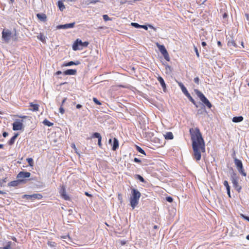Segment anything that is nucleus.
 I'll return each mask as SVG.
<instances>
[{"label": "nucleus", "mask_w": 249, "mask_h": 249, "mask_svg": "<svg viewBox=\"0 0 249 249\" xmlns=\"http://www.w3.org/2000/svg\"><path fill=\"white\" fill-rule=\"evenodd\" d=\"M189 132L192 142L193 156L196 160L198 161L201 159V152H205L204 140L198 127L190 128Z\"/></svg>", "instance_id": "1"}, {"label": "nucleus", "mask_w": 249, "mask_h": 249, "mask_svg": "<svg viewBox=\"0 0 249 249\" xmlns=\"http://www.w3.org/2000/svg\"><path fill=\"white\" fill-rule=\"evenodd\" d=\"M2 38L5 43H8L11 39L17 41L18 37L16 30L14 29L12 31L8 29H4L2 32Z\"/></svg>", "instance_id": "2"}, {"label": "nucleus", "mask_w": 249, "mask_h": 249, "mask_svg": "<svg viewBox=\"0 0 249 249\" xmlns=\"http://www.w3.org/2000/svg\"><path fill=\"white\" fill-rule=\"evenodd\" d=\"M141 196V194L138 190L134 188L131 189V196L130 198V205L133 209L138 204Z\"/></svg>", "instance_id": "3"}, {"label": "nucleus", "mask_w": 249, "mask_h": 249, "mask_svg": "<svg viewBox=\"0 0 249 249\" xmlns=\"http://www.w3.org/2000/svg\"><path fill=\"white\" fill-rule=\"evenodd\" d=\"M89 44V42H82L80 39H77L72 45V49L74 51L81 50L83 47H86Z\"/></svg>", "instance_id": "4"}, {"label": "nucleus", "mask_w": 249, "mask_h": 249, "mask_svg": "<svg viewBox=\"0 0 249 249\" xmlns=\"http://www.w3.org/2000/svg\"><path fill=\"white\" fill-rule=\"evenodd\" d=\"M195 92L197 96L199 98L200 100L209 108L212 107V104L204 96V95L199 90L195 89Z\"/></svg>", "instance_id": "5"}, {"label": "nucleus", "mask_w": 249, "mask_h": 249, "mask_svg": "<svg viewBox=\"0 0 249 249\" xmlns=\"http://www.w3.org/2000/svg\"><path fill=\"white\" fill-rule=\"evenodd\" d=\"M195 92L197 96L199 98L200 100L209 108L212 107V104L204 96V95L199 90L195 89Z\"/></svg>", "instance_id": "6"}, {"label": "nucleus", "mask_w": 249, "mask_h": 249, "mask_svg": "<svg viewBox=\"0 0 249 249\" xmlns=\"http://www.w3.org/2000/svg\"><path fill=\"white\" fill-rule=\"evenodd\" d=\"M231 180L233 184V187L238 193H239L242 189V187L238 184V177L237 176L236 174H232L231 178Z\"/></svg>", "instance_id": "7"}, {"label": "nucleus", "mask_w": 249, "mask_h": 249, "mask_svg": "<svg viewBox=\"0 0 249 249\" xmlns=\"http://www.w3.org/2000/svg\"><path fill=\"white\" fill-rule=\"evenodd\" d=\"M156 44L161 53L164 56L165 59L167 61H169L170 60V57L164 46L163 45H160L159 43H156Z\"/></svg>", "instance_id": "8"}, {"label": "nucleus", "mask_w": 249, "mask_h": 249, "mask_svg": "<svg viewBox=\"0 0 249 249\" xmlns=\"http://www.w3.org/2000/svg\"><path fill=\"white\" fill-rule=\"evenodd\" d=\"M234 161L239 172L243 176L246 177L247 176V174L243 168L241 160H238L236 158H234Z\"/></svg>", "instance_id": "9"}, {"label": "nucleus", "mask_w": 249, "mask_h": 249, "mask_svg": "<svg viewBox=\"0 0 249 249\" xmlns=\"http://www.w3.org/2000/svg\"><path fill=\"white\" fill-rule=\"evenodd\" d=\"M60 196L65 200H70L71 198L67 194L65 186L63 185L60 186L59 191Z\"/></svg>", "instance_id": "10"}, {"label": "nucleus", "mask_w": 249, "mask_h": 249, "mask_svg": "<svg viewBox=\"0 0 249 249\" xmlns=\"http://www.w3.org/2000/svg\"><path fill=\"white\" fill-rule=\"evenodd\" d=\"M23 121L16 120L13 124V129L14 130H21L23 127Z\"/></svg>", "instance_id": "11"}, {"label": "nucleus", "mask_w": 249, "mask_h": 249, "mask_svg": "<svg viewBox=\"0 0 249 249\" xmlns=\"http://www.w3.org/2000/svg\"><path fill=\"white\" fill-rule=\"evenodd\" d=\"M31 176V173L28 172H24L21 171L17 175V178L19 179H24L25 178H29Z\"/></svg>", "instance_id": "12"}, {"label": "nucleus", "mask_w": 249, "mask_h": 249, "mask_svg": "<svg viewBox=\"0 0 249 249\" xmlns=\"http://www.w3.org/2000/svg\"><path fill=\"white\" fill-rule=\"evenodd\" d=\"M24 197L30 199H41L42 198V196L40 194H35L32 195H25Z\"/></svg>", "instance_id": "13"}, {"label": "nucleus", "mask_w": 249, "mask_h": 249, "mask_svg": "<svg viewBox=\"0 0 249 249\" xmlns=\"http://www.w3.org/2000/svg\"><path fill=\"white\" fill-rule=\"evenodd\" d=\"M75 25V22L65 24L64 25H59L56 26L57 29H66L68 28H72L74 27Z\"/></svg>", "instance_id": "14"}, {"label": "nucleus", "mask_w": 249, "mask_h": 249, "mask_svg": "<svg viewBox=\"0 0 249 249\" xmlns=\"http://www.w3.org/2000/svg\"><path fill=\"white\" fill-rule=\"evenodd\" d=\"M25 182V180L24 179H18L17 180H14L11 181L8 183V185L9 186H13V187H16L19 185L20 184L22 183H24Z\"/></svg>", "instance_id": "15"}, {"label": "nucleus", "mask_w": 249, "mask_h": 249, "mask_svg": "<svg viewBox=\"0 0 249 249\" xmlns=\"http://www.w3.org/2000/svg\"><path fill=\"white\" fill-rule=\"evenodd\" d=\"M77 71L75 69H69L63 71V74L65 75H75Z\"/></svg>", "instance_id": "16"}, {"label": "nucleus", "mask_w": 249, "mask_h": 249, "mask_svg": "<svg viewBox=\"0 0 249 249\" xmlns=\"http://www.w3.org/2000/svg\"><path fill=\"white\" fill-rule=\"evenodd\" d=\"M80 64V62L79 61H76L75 62L73 61H70L69 62L64 63L62 65V67H67V66H71V65H78Z\"/></svg>", "instance_id": "17"}, {"label": "nucleus", "mask_w": 249, "mask_h": 249, "mask_svg": "<svg viewBox=\"0 0 249 249\" xmlns=\"http://www.w3.org/2000/svg\"><path fill=\"white\" fill-rule=\"evenodd\" d=\"M36 17L41 21L45 22L47 20V16L44 13H38L36 15Z\"/></svg>", "instance_id": "18"}, {"label": "nucleus", "mask_w": 249, "mask_h": 249, "mask_svg": "<svg viewBox=\"0 0 249 249\" xmlns=\"http://www.w3.org/2000/svg\"><path fill=\"white\" fill-rule=\"evenodd\" d=\"M119 147V142L116 138L113 139V143L112 144V150L116 151Z\"/></svg>", "instance_id": "19"}, {"label": "nucleus", "mask_w": 249, "mask_h": 249, "mask_svg": "<svg viewBox=\"0 0 249 249\" xmlns=\"http://www.w3.org/2000/svg\"><path fill=\"white\" fill-rule=\"evenodd\" d=\"M30 107H32V108L31 110L32 111H37L39 110V105L37 104H34L33 103H29Z\"/></svg>", "instance_id": "20"}, {"label": "nucleus", "mask_w": 249, "mask_h": 249, "mask_svg": "<svg viewBox=\"0 0 249 249\" xmlns=\"http://www.w3.org/2000/svg\"><path fill=\"white\" fill-rule=\"evenodd\" d=\"M18 133L15 134V135L14 136H13L10 139V140L7 142V143L8 144V145H13L14 143L15 140L18 137Z\"/></svg>", "instance_id": "21"}, {"label": "nucleus", "mask_w": 249, "mask_h": 249, "mask_svg": "<svg viewBox=\"0 0 249 249\" xmlns=\"http://www.w3.org/2000/svg\"><path fill=\"white\" fill-rule=\"evenodd\" d=\"M164 136L166 140H172L174 138L173 134L171 132H167Z\"/></svg>", "instance_id": "22"}, {"label": "nucleus", "mask_w": 249, "mask_h": 249, "mask_svg": "<svg viewBox=\"0 0 249 249\" xmlns=\"http://www.w3.org/2000/svg\"><path fill=\"white\" fill-rule=\"evenodd\" d=\"M37 38L40 41H41L42 42L45 43L46 42V37L44 36V34L43 33H39L37 36Z\"/></svg>", "instance_id": "23"}, {"label": "nucleus", "mask_w": 249, "mask_h": 249, "mask_svg": "<svg viewBox=\"0 0 249 249\" xmlns=\"http://www.w3.org/2000/svg\"><path fill=\"white\" fill-rule=\"evenodd\" d=\"M232 122L234 123L241 122L243 120V117L242 116L234 117L232 118Z\"/></svg>", "instance_id": "24"}, {"label": "nucleus", "mask_w": 249, "mask_h": 249, "mask_svg": "<svg viewBox=\"0 0 249 249\" xmlns=\"http://www.w3.org/2000/svg\"><path fill=\"white\" fill-rule=\"evenodd\" d=\"M158 80L160 82V85H161V87H162V88L163 89H165L166 88V85H165V83L164 82V81L163 79L161 77L159 76L158 77Z\"/></svg>", "instance_id": "25"}, {"label": "nucleus", "mask_w": 249, "mask_h": 249, "mask_svg": "<svg viewBox=\"0 0 249 249\" xmlns=\"http://www.w3.org/2000/svg\"><path fill=\"white\" fill-rule=\"evenodd\" d=\"M58 6L61 11H63L65 8L63 3L61 1H58Z\"/></svg>", "instance_id": "26"}, {"label": "nucleus", "mask_w": 249, "mask_h": 249, "mask_svg": "<svg viewBox=\"0 0 249 249\" xmlns=\"http://www.w3.org/2000/svg\"><path fill=\"white\" fill-rule=\"evenodd\" d=\"M43 124L45 125H47L48 126H51L53 125V123H51L49 121H48V120L47 119H45L43 121Z\"/></svg>", "instance_id": "27"}, {"label": "nucleus", "mask_w": 249, "mask_h": 249, "mask_svg": "<svg viewBox=\"0 0 249 249\" xmlns=\"http://www.w3.org/2000/svg\"><path fill=\"white\" fill-rule=\"evenodd\" d=\"M11 242H8L6 243V245L3 248V249H11Z\"/></svg>", "instance_id": "28"}, {"label": "nucleus", "mask_w": 249, "mask_h": 249, "mask_svg": "<svg viewBox=\"0 0 249 249\" xmlns=\"http://www.w3.org/2000/svg\"><path fill=\"white\" fill-rule=\"evenodd\" d=\"M135 178L140 180L142 182H144L145 180L144 178L140 175H136L135 176Z\"/></svg>", "instance_id": "29"}, {"label": "nucleus", "mask_w": 249, "mask_h": 249, "mask_svg": "<svg viewBox=\"0 0 249 249\" xmlns=\"http://www.w3.org/2000/svg\"><path fill=\"white\" fill-rule=\"evenodd\" d=\"M47 244L50 247L53 248L56 247L57 245L56 243L53 241H48Z\"/></svg>", "instance_id": "30"}, {"label": "nucleus", "mask_w": 249, "mask_h": 249, "mask_svg": "<svg viewBox=\"0 0 249 249\" xmlns=\"http://www.w3.org/2000/svg\"><path fill=\"white\" fill-rule=\"evenodd\" d=\"M92 138H96L98 139V140H99V139H102V137H101V135L99 133H97V132L94 133L92 135Z\"/></svg>", "instance_id": "31"}, {"label": "nucleus", "mask_w": 249, "mask_h": 249, "mask_svg": "<svg viewBox=\"0 0 249 249\" xmlns=\"http://www.w3.org/2000/svg\"><path fill=\"white\" fill-rule=\"evenodd\" d=\"M186 96L188 97V98L189 99V100L194 105L196 104V102L194 100V99L192 98V97L191 96L190 94L189 93L186 95Z\"/></svg>", "instance_id": "32"}, {"label": "nucleus", "mask_w": 249, "mask_h": 249, "mask_svg": "<svg viewBox=\"0 0 249 249\" xmlns=\"http://www.w3.org/2000/svg\"><path fill=\"white\" fill-rule=\"evenodd\" d=\"M186 96L188 97V98L189 99V100L194 105L196 104V102L194 100V99L192 98V97L191 96L190 94L189 93L186 95Z\"/></svg>", "instance_id": "33"}, {"label": "nucleus", "mask_w": 249, "mask_h": 249, "mask_svg": "<svg viewBox=\"0 0 249 249\" xmlns=\"http://www.w3.org/2000/svg\"><path fill=\"white\" fill-rule=\"evenodd\" d=\"M29 165L31 166H33L34 161L32 158H28L26 159Z\"/></svg>", "instance_id": "34"}, {"label": "nucleus", "mask_w": 249, "mask_h": 249, "mask_svg": "<svg viewBox=\"0 0 249 249\" xmlns=\"http://www.w3.org/2000/svg\"><path fill=\"white\" fill-rule=\"evenodd\" d=\"M223 184L226 188L227 191H229V190H230V186L229 185L228 181L225 180L223 182Z\"/></svg>", "instance_id": "35"}, {"label": "nucleus", "mask_w": 249, "mask_h": 249, "mask_svg": "<svg viewBox=\"0 0 249 249\" xmlns=\"http://www.w3.org/2000/svg\"><path fill=\"white\" fill-rule=\"evenodd\" d=\"M137 150H138L140 153H142V154H143V155H146V154H145V153L144 151V150H143L142 148H141L140 147H139V146H137Z\"/></svg>", "instance_id": "36"}, {"label": "nucleus", "mask_w": 249, "mask_h": 249, "mask_svg": "<svg viewBox=\"0 0 249 249\" xmlns=\"http://www.w3.org/2000/svg\"><path fill=\"white\" fill-rule=\"evenodd\" d=\"M103 19L105 21H108L111 20V18H109V17L107 15H104L103 16Z\"/></svg>", "instance_id": "37"}, {"label": "nucleus", "mask_w": 249, "mask_h": 249, "mask_svg": "<svg viewBox=\"0 0 249 249\" xmlns=\"http://www.w3.org/2000/svg\"><path fill=\"white\" fill-rule=\"evenodd\" d=\"M93 101L96 104L98 105H101V103L95 97L93 98Z\"/></svg>", "instance_id": "38"}, {"label": "nucleus", "mask_w": 249, "mask_h": 249, "mask_svg": "<svg viewBox=\"0 0 249 249\" xmlns=\"http://www.w3.org/2000/svg\"><path fill=\"white\" fill-rule=\"evenodd\" d=\"M131 25L135 28H140V25H141L139 24L138 23H135V22H132Z\"/></svg>", "instance_id": "39"}, {"label": "nucleus", "mask_w": 249, "mask_h": 249, "mask_svg": "<svg viewBox=\"0 0 249 249\" xmlns=\"http://www.w3.org/2000/svg\"><path fill=\"white\" fill-rule=\"evenodd\" d=\"M194 81L195 83L198 85L199 82V78L198 77H196L194 78Z\"/></svg>", "instance_id": "40"}, {"label": "nucleus", "mask_w": 249, "mask_h": 249, "mask_svg": "<svg viewBox=\"0 0 249 249\" xmlns=\"http://www.w3.org/2000/svg\"><path fill=\"white\" fill-rule=\"evenodd\" d=\"M241 216L245 220H246L249 221V216H246V215H244L243 214H241Z\"/></svg>", "instance_id": "41"}, {"label": "nucleus", "mask_w": 249, "mask_h": 249, "mask_svg": "<svg viewBox=\"0 0 249 249\" xmlns=\"http://www.w3.org/2000/svg\"><path fill=\"white\" fill-rule=\"evenodd\" d=\"M178 85L180 87V88H181V90H182L183 89H184V88H185V87L183 85V84L181 83V82H179L178 83Z\"/></svg>", "instance_id": "42"}, {"label": "nucleus", "mask_w": 249, "mask_h": 249, "mask_svg": "<svg viewBox=\"0 0 249 249\" xmlns=\"http://www.w3.org/2000/svg\"><path fill=\"white\" fill-rule=\"evenodd\" d=\"M178 85L180 87V88H181V90H182L183 89H184V88H185V87L183 85V84L181 83V82H179L178 83Z\"/></svg>", "instance_id": "43"}, {"label": "nucleus", "mask_w": 249, "mask_h": 249, "mask_svg": "<svg viewBox=\"0 0 249 249\" xmlns=\"http://www.w3.org/2000/svg\"><path fill=\"white\" fill-rule=\"evenodd\" d=\"M178 85L180 87V88H181V90H182L183 89H184V88H185V87L183 85V84L181 83V82H179L178 83Z\"/></svg>", "instance_id": "44"}, {"label": "nucleus", "mask_w": 249, "mask_h": 249, "mask_svg": "<svg viewBox=\"0 0 249 249\" xmlns=\"http://www.w3.org/2000/svg\"><path fill=\"white\" fill-rule=\"evenodd\" d=\"M182 92L186 95H187V94L189 93L187 89H186V88H184V89H183L182 90H181Z\"/></svg>", "instance_id": "45"}, {"label": "nucleus", "mask_w": 249, "mask_h": 249, "mask_svg": "<svg viewBox=\"0 0 249 249\" xmlns=\"http://www.w3.org/2000/svg\"><path fill=\"white\" fill-rule=\"evenodd\" d=\"M59 111L61 114H63L64 113V109L63 107H62V106L61 105L60 107L59 108Z\"/></svg>", "instance_id": "46"}, {"label": "nucleus", "mask_w": 249, "mask_h": 249, "mask_svg": "<svg viewBox=\"0 0 249 249\" xmlns=\"http://www.w3.org/2000/svg\"><path fill=\"white\" fill-rule=\"evenodd\" d=\"M166 200L169 202H173V198L170 197V196H169V197H166Z\"/></svg>", "instance_id": "47"}, {"label": "nucleus", "mask_w": 249, "mask_h": 249, "mask_svg": "<svg viewBox=\"0 0 249 249\" xmlns=\"http://www.w3.org/2000/svg\"><path fill=\"white\" fill-rule=\"evenodd\" d=\"M195 51L196 53V55L197 57H199V53L198 52V50L196 47H195Z\"/></svg>", "instance_id": "48"}, {"label": "nucleus", "mask_w": 249, "mask_h": 249, "mask_svg": "<svg viewBox=\"0 0 249 249\" xmlns=\"http://www.w3.org/2000/svg\"><path fill=\"white\" fill-rule=\"evenodd\" d=\"M134 161L135 162H137V163H141V160L137 158H135L134 159Z\"/></svg>", "instance_id": "49"}, {"label": "nucleus", "mask_w": 249, "mask_h": 249, "mask_svg": "<svg viewBox=\"0 0 249 249\" xmlns=\"http://www.w3.org/2000/svg\"><path fill=\"white\" fill-rule=\"evenodd\" d=\"M101 141L102 139H99V140H98V144L99 146L100 147H101L102 146Z\"/></svg>", "instance_id": "50"}, {"label": "nucleus", "mask_w": 249, "mask_h": 249, "mask_svg": "<svg viewBox=\"0 0 249 249\" xmlns=\"http://www.w3.org/2000/svg\"><path fill=\"white\" fill-rule=\"evenodd\" d=\"M140 28H143V29H145V30H147L148 29L146 25H140Z\"/></svg>", "instance_id": "51"}, {"label": "nucleus", "mask_w": 249, "mask_h": 249, "mask_svg": "<svg viewBox=\"0 0 249 249\" xmlns=\"http://www.w3.org/2000/svg\"><path fill=\"white\" fill-rule=\"evenodd\" d=\"M217 45L218 47H221L222 46L221 42L220 41H217Z\"/></svg>", "instance_id": "52"}, {"label": "nucleus", "mask_w": 249, "mask_h": 249, "mask_svg": "<svg viewBox=\"0 0 249 249\" xmlns=\"http://www.w3.org/2000/svg\"><path fill=\"white\" fill-rule=\"evenodd\" d=\"M201 44L202 45L203 47H205L207 45L206 42L205 41H202V43H201Z\"/></svg>", "instance_id": "53"}, {"label": "nucleus", "mask_w": 249, "mask_h": 249, "mask_svg": "<svg viewBox=\"0 0 249 249\" xmlns=\"http://www.w3.org/2000/svg\"><path fill=\"white\" fill-rule=\"evenodd\" d=\"M8 133H7V132H4L3 133V136L4 137H6L7 136H8Z\"/></svg>", "instance_id": "54"}, {"label": "nucleus", "mask_w": 249, "mask_h": 249, "mask_svg": "<svg viewBox=\"0 0 249 249\" xmlns=\"http://www.w3.org/2000/svg\"><path fill=\"white\" fill-rule=\"evenodd\" d=\"M81 107H82V106H81V105H80V104H77V105H76V108H77V109H80V108H81Z\"/></svg>", "instance_id": "55"}, {"label": "nucleus", "mask_w": 249, "mask_h": 249, "mask_svg": "<svg viewBox=\"0 0 249 249\" xmlns=\"http://www.w3.org/2000/svg\"><path fill=\"white\" fill-rule=\"evenodd\" d=\"M67 100V98H65L64 99H63V100H62V106H63V105L64 104V103L66 102V101Z\"/></svg>", "instance_id": "56"}, {"label": "nucleus", "mask_w": 249, "mask_h": 249, "mask_svg": "<svg viewBox=\"0 0 249 249\" xmlns=\"http://www.w3.org/2000/svg\"><path fill=\"white\" fill-rule=\"evenodd\" d=\"M61 73H62V72L61 71H57L56 72L55 74L59 75V74H60Z\"/></svg>", "instance_id": "57"}, {"label": "nucleus", "mask_w": 249, "mask_h": 249, "mask_svg": "<svg viewBox=\"0 0 249 249\" xmlns=\"http://www.w3.org/2000/svg\"><path fill=\"white\" fill-rule=\"evenodd\" d=\"M227 194L228 195L229 197H231L230 190H229V191H227Z\"/></svg>", "instance_id": "58"}, {"label": "nucleus", "mask_w": 249, "mask_h": 249, "mask_svg": "<svg viewBox=\"0 0 249 249\" xmlns=\"http://www.w3.org/2000/svg\"><path fill=\"white\" fill-rule=\"evenodd\" d=\"M18 117L22 119H25L27 118L26 116H18Z\"/></svg>", "instance_id": "59"}, {"label": "nucleus", "mask_w": 249, "mask_h": 249, "mask_svg": "<svg viewBox=\"0 0 249 249\" xmlns=\"http://www.w3.org/2000/svg\"><path fill=\"white\" fill-rule=\"evenodd\" d=\"M228 16V15L227 13H224L223 15V18H226Z\"/></svg>", "instance_id": "60"}, {"label": "nucleus", "mask_w": 249, "mask_h": 249, "mask_svg": "<svg viewBox=\"0 0 249 249\" xmlns=\"http://www.w3.org/2000/svg\"><path fill=\"white\" fill-rule=\"evenodd\" d=\"M232 157L234 159V158H236L235 157V152H234L233 153V154H232Z\"/></svg>", "instance_id": "61"}, {"label": "nucleus", "mask_w": 249, "mask_h": 249, "mask_svg": "<svg viewBox=\"0 0 249 249\" xmlns=\"http://www.w3.org/2000/svg\"><path fill=\"white\" fill-rule=\"evenodd\" d=\"M246 16L247 17V19L249 20V16L248 14H246Z\"/></svg>", "instance_id": "62"}, {"label": "nucleus", "mask_w": 249, "mask_h": 249, "mask_svg": "<svg viewBox=\"0 0 249 249\" xmlns=\"http://www.w3.org/2000/svg\"><path fill=\"white\" fill-rule=\"evenodd\" d=\"M111 142H112V140L111 139H110L108 141V142L109 143L111 144Z\"/></svg>", "instance_id": "63"}, {"label": "nucleus", "mask_w": 249, "mask_h": 249, "mask_svg": "<svg viewBox=\"0 0 249 249\" xmlns=\"http://www.w3.org/2000/svg\"><path fill=\"white\" fill-rule=\"evenodd\" d=\"M246 238L249 240V234L247 236Z\"/></svg>", "instance_id": "64"}]
</instances>
